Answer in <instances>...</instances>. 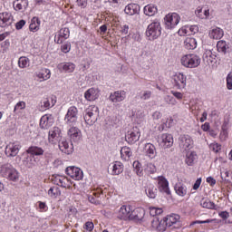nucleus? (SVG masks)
<instances>
[{
	"instance_id": "obj_1",
	"label": "nucleus",
	"mask_w": 232,
	"mask_h": 232,
	"mask_svg": "<svg viewBox=\"0 0 232 232\" xmlns=\"http://www.w3.org/2000/svg\"><path fill=\"white\" fill-rule=\"evenodd\" d=\"M0 175L10 182H17L19 180V171L8 163L0 166Z\"/></svg>"
},
{
	"instance_id": "obj_2",
	"label": "nucleus",
	"mask_w": 232,
	"mask_h": 232,
	"mask_svg": "<svg viewBox=\"0 0 232 232\" xmlns=\"http://www.w3.org/2000/svg\"><path fill=\"white\" fill-rule=\"evenodd\" d=\"M99 118V107L91 105L85 110L83 119L88 126H93Z\"/></svg>"
},
{
	"instance_id": "obj_3",
	"label": "nucleus",
	"mask_w": 232,
	"mask_h": 232,
	"mask_svg": "<svg viewBox=\"0 0 232 232\" xmlns=\"http://www.w3.org/2000/svg\"><path fill=\"white\" fill-rule=\"evenodd\" d=\"M181 64L185 68H197L200 66V57L197 54H185L181 57Z\"/></svg>"
},
{
	"instance_id": "obj_4",
	"label": "nucleus",
	"mask_w": 232,
	"mask_h": 232,
	"mask_svg": "<svg viewBox=\"0 0 232 232\" xmlns=\"http://www.w3.org/2000/svg\"><path fill=\"white\" fill-rule=\"evenodd\" d=\"M160 34H162V27H160V23L154 22L149 24L146 31V35L150 41H155V39L160 37Z\"/></svg>"
},
{
	"instance_id": "obj_5",
	"label": "nucleus",
	"mask_w": 232,
	"mask_h": 232,
	"mask_svg": "<svg viewBox=\"0 0 232 232\" xmlns=\"http://www.w3.org/2000/svg\"><path fill=\"white\" fill-rule=\"evenodd\" d=\"M180 23V15L176 13L165 16V26L168 30H173Z\"/></svg>"
},
{
	"instance_id": "obj_6",
	"label": "nucleus",
	"mask_w": 232,
	"mask_h": 232,
	"mask_svg": "<svg viewBox=\"0 0 232 232\" xmlns=\"http://www.w3.org/2000/svg\"><path fill=\"white\" fill-rule=\"evenodd\" d=\"M63 136L61 135V129L59 127H53L49 130L48 140L51 144H57L61 142Z\"/></svg>"
},
{
	"instance_id": "obj_7",
	"label": "nucleus",
	"mask_w": 232,
	"mask_h": 232,
	"mask_svg": "<svg viewBox=\"0 0 232 232\" xmlns=\"http://www.w3.org/2000/svg\"><path fill=\"white\" fill-rule=\"evenodd\" d=\"M140 139V131L139 128L135 127L132 130H129L125 135V140L129 144H135L137 140Z\"/></svg>"
},
{
	"instance_id": "obj_8",
	"label": "nucleus",
	"mask_w": 232,
	"mask_h": 232,
	"mask_svg": "<svg viewBox=\"0 0 232 232\" xmlns=\"http://www.w3.org/2000/svg\"><path fill=\"white\" fill-rule=\"evenodd\" d=\"M179 148L182 151H189L193 148V140L188 135L179 137Z\"/></svg>"
},
{
	"instance_id": "obj_9",
	"label": "nucleus",
	"mask_w": 232,
	"mask_h": 232,
	"mask_svg": "<svg viewBox=\"0 0 232 232\" xmlns=\"http://www.w3.org/2000/svg\"><path fill=\"white\" fill-rule=\"evenodd\" d=\"M19 150H21V145L15 142H10L9 144L6 145L5 153L6 157L9 158L17 157Z\"/></svg>"
},
{
	"instance_id": "obj_10",
	"label": "nucleus",
	"mask_w": 232,
	"mask_h": 232,
	"mask_svg": "<svg viewBox=\"0 0 232 232\" xmlns=\"http://www.w3.org/2000/svg\"><path fill=\"white\" fill-rule=\"evenodd\" d=\"M67 175L74 180H82V170L77 167H68L65 169Z\"/></svg>"
},
{
	"instance_id": "obj_11",
	"label": "nucleus",
	"mask_w": 232,
	"mask_h": 232,
	"mask_svg": "<svg viewBox=\"0 0 232 232\" xmlns=\"http://www.w3.org/2000/svg\"><path fill=\"white\" fill-rule=\"evenodd\" d=\"M14 23V17L12 14L8 12L0 14V26L1 28H6V26H10Z\"/></svg>"
},
{
	"instance_id": "obj_12",
	"label": "nucleus",
	"mask_w": 232,
	"mask_h": 232,
	"mask_svg": "<svg viewBox=\"0 0 232 232\" xmlns=\"http://www.w3.org/2000/svg\"><path fill=\"white\" fill-rule=\"evenodd\" d=\"M77 113L78 111L75 107H70L67 114L65 115V121L69 126H72V124H75L77 122Z\"/></svg>"
},
{
	"instance_id": "obj_13",
	"label": "nucleus",
	"mask_w": 232,
	"mask_h": 232,
	"mask_svg": "<svg viewBox=\"0 0 232 232\" xmlns=\"http://www.w3.org/2000/svg\"><path fill=\"white\" fill-rule=\"evenodd\" d=\"M161 148H171L173 146V136L171 134H162L159 139Z\"/></svg>"
},
{
	"instance_id": "obj_14",
	"label": "nucleus",
	"mask_w": 232,
	"mask_h": 232,
	"mask_svg": "<svg viewBox=\"0 0 232 232\" xmlns=\"http://www.w3.org/2000/svg\"><path fill=\"white\" fill-rule=\"evenodd\" d=\"M158 188L161 193H166V195H169L171 193L169 191V183L164 177H160L158 179Z\"/></svg>"
},
{
	"instance_id": "obj_15",
	"label": "nucleus",
	"mask_w": 232,
	"mask_h": 232,
	"mask_svg": "<svg viewBox=\"0 0 232 232\" xmlns=\"http://www.w3.org/2000/svg\"><path fill=\"white\" fill-rule=\"evenodd\" d=\"M118 218L121 220H131V208L130 206H122L119 210Z\"/></svg>"
},
{
	"instance_id": "obj_16",
	"label": "nucleus",
	"mask_w": 232,
	"mask_h": 232,
	"mask_svg": "<svg viewBox=\"0 0 232 232\" xmlns=\"http://www.w3.org/2000/svg\"><path fill=\"white\" fill-rule=\"evenodd\" d=\"M203 61L206 64L211 66V64H215L217 63V54H215L211 50H207L203 54Z\"/></svg>"
},
{
	"instance_id": "obj_17",
	"label": "nucleus",
	"mask_w": 232,
	"mask_h": 232,
	"mask_svg": "<svg viewBox=\"0 0 232 232\" xmlns=\"http://www.w3.org/2000/svg\"><path fill=\"white\" fill-rule=\"evenodd\" d=\"M111 102H122L124 99H126V92L124 91H118L111 93L109 97Z\"/></svg>"
},
{
	"instance_id": "obj_18",
	"label": "nucleus",
	"mask_w": 232,
	"mask_h": 232,
	"mask_svg": "<svg viewBox=\"0 0 232 232\" xmlns=\"http://www.w3.org/2000/svg\"><path fill=\"white\" fill-rule=\"evenodd\" d=\"M174 86L181 90L186 88V76L182 73H178L174 76Z\"/></svg>"
},
{
	"instance_id": "obj_19",
	"label": "nucleus",
	"mask_w": 232,
	"mask_h": 232,
	"mask_svg": "<svg viewBox=\"0 0 232 232\" xmlns=\"http://www.w3.org/2000/svg\"><path fill=\"white\" fill-rule=\"evenodd\" d=\"M84 98L86 101H97L99 99V89L91 88L87 90L84 93Z\"/></svg>"
},
{
	"instance_id": "obj_20",
	"label": "nucleus",
	"mask_w": 232,
	"mask_h": 232,
	"mask_svg": "<svg viewBox=\"0 0 232 232\" xmlns=\"http://www.w3.org/2000/svg\"><path fill=\"white\" fill-rule=\"evenodd\" d=\"M60 72H66L67 73H73L75 71V63H63L57 65Z\"/></svg>"
},
{
	"instance_id": "obj_21",
	"label": "nucleus",
	"mask_w": 232,
	"mask_h": 232,
	"mask_svg": "<svg viewBox=\"0 0 232 232\" xmlns=\"http://www.w3.org/2000/svg\"><path fill=\"white\" fill-rule=\"evenodd\" d=\"M144 215H146V211L144 208H137L130 214V220H135V222H140L142 218H144Z\"/></svg>"
},
{
	"instance_id": "obj_22",
	"label": "nucleus",
	"mask_w": 232,
	"mask_h": 232,
	"mask_svg": "<svg viewBox=\"0 0 232 232\" xmlns=\"http://www.w3.org/2000/svg\"><path fill=\"white\" fill-rule=\"evenodd\" d=\"M124 12L127 15H135L140 12V6L137 4H129L126 5Z\"/></svg>"
},
{
	"instance_id": "obj_23",
	"label": "nucleus",
	"mask_w": 232,
	"mask_h": 232,
	"mask_svg": "<svg viewBox=\"0 0 232 232\" xmlns=\"http://www.w3.org/2000/svg\"><path fill=\"white\" fill-rule=\"evenodd\" d=\"M59 142V149L63 153H66V155H70L73 151V147L68 143L66 140H62Z\"/></svg>"
},
{
	"instance_id": "obj_24",
	"label": "nucleus",
	"mask_w": 232,
	"mask_h": 232,
	"mask_svg": "<svg viewBox=\"0 0 232 232\" xmlns=\"http://www.w3.org/2000/svg\"><path fill=\"white\" fill-rule=\"evenodd\" d=\"M164 219L166 222V227H171V226H174V224H177V222L180 220V216L177 214H172V215L167 216L166 218H164Z\"/></svg>"
},
{
	"instance_id": "obj_25",
	"label": "nucleus",
	"mask_w": 232,
	"mask_h": 232,
	"mask_svg": "<svg viewBox=\"0 0 232 232\" xmlns=\"http://www.w3.org/2000/svg\"><path fill=\"white\" fill-rule=\"evenodd\" d=\"M210 39H215L216 41L218 39H222L224 37V31L220 27H215L209 32Z\"/></svg>"
},
{
	"instance_id": "obj_26",
	"label": "nucleus",
	"mask_w": 232,
	"mask_h": 232,
	"mask_svg": "<svg viewBox=\"0 0 232 232\" xmlns=\"http://www.w3.org/2000/svg\"><path fill=\"white\" fill-rule=\"evenodd\" d=\"M144 150L147 157H150V159H155V157H157V150L155 149V145L147 143Z\"/></svg>"
},
{
	"instance_id": "obj_27",
	"label": "nucleus",
	"mask_w": 232,
	"mask_h": 232,
	"mask_svg": "<svg viewBox=\"0 0 232 232\" xmlns=\"http://www.w3.org/2000/svg\"><path fill=\"white\" fill-rule=\"evenodd\" d=\"M68 135L72 140L77 142L81 139V130L77 127H72L68 130Z\"/></svg>"
},
{
	"instance_id": "obj_28",
	"label": "nucleus",
	"mask_w": 232,
	"mask_h": 232,
	"mask_svg": "<svg viewBox=\"0 0 232 232\" xmlns=\"http://www.w3.org/2000/svg\"><path fill=\"white\" fill-rule=\"evenodd\" d=\"M13 5L14 10H26L28 8V0H15Z\"/></svg>"
},
{
	"instance_id": "obj_29",
	"label": "nucleus",
	"mask_w": 232,
	"mask_h": 232,
	"mask_svg": "<svg viewBox=\"0 0 232 232\" xmlns=\"http://www.w3.org/2000/svg\"><path fill=\"white\" fill-rule=\"evenodd\" d=\"M174 189L179 197H185V195L188 193V190L186 188V186L182 183H177L174 187Z\"/></svg>"
},
{
	"instance_id": "obj_30",
	"label": "nucleus",
	"mask_w": 232,
	"mask_h": 232,
	"mask_svg": "<svg viewBox=\"0 0 232 232\" xmlns=\"http://www.w3.org/2000/svg\"><path fill=\"white\" fill-rule=\"evenodd\" d=\"M39 26H41V20L38 17H33L29 25L30 32H37Z\"/></svg>"
},
{
	"instance_id": "obj_31",
	"label": "nucleus",
	"mask_w": 232,
	"mask_h": 232,
	"mask_svg": "<svg viewBox=\"0 0 232 232\" xmlns=\"http://www.w3.org/2000/svg\"><path fill=\"white\" fill-rule=\"evenodd\" d=\"M218 52H220L221 53H227V50H229V45L226 41L221 40L218 41L217 44Z\"/></svg>"
},
{
	"instance_id": "obj_32",
	"label": "nucleus",
	"mask_w": 232,
	"mask_h": 232,
	"mask_svg": "<svg viewBox=\"0 0 232 232\" xmlns=\"http://www.w3.org/2000/svg\"><path fill=\"white\" fill-rule=\"evenodd\" d=\"M184 44L187 50H195L197 48V40L195 38H187Z\"/></svg>"
},
{
	"instance_id": "obj_33",
	"label": "nucleus",
	"mask_w": 232,
	"mask_h": 232,
	"mask_svg": "<svg viewBox=\"0 0 232 232\" xmlns=\"http://www.w3.org/2000/svg\"><path fill=\"white\" fill-rule=\"evenodd\" d=\"M27 153H29L30 155L40 156L43 155V153H44V150H43V148L41 147L33 146L27 150Z\"/></svg>"
},
{
	"instance_id": "obj_34",
	"label": "nucleus",
	"mask_w": 232,
	"mask_h": 232,
	"mask_svg": "<svg viewBox=\"0 0 232 232\" xmlns=\"http://www.w3.org/2000/svg\"><path fill=\"white\" fill-rule=\"evenodd\" d=\"M145 15L153 16L157 14V6L153 5H148L144 7Z\"/></svg>"
},
{
	"instance_id": "obj_35",
	"label": "nucleus",
	"mask_w": 232,
	"mask_h": 232,
	"mask_svg": "<svg viewBox=\"0 0 232 232\" xmlns=\"http://www.w3.org/2000/svg\"><path fill=\"white\" fill-rule=\"evenodd\" d=\"M50 75H51V72H50V70L48 69H45L42 72L36 73V77L40 79V82H43V81H48V79H50Z\"/></svg>"
},
{
	"instance_id": "obj_36",
	"label": "nucleus",
	"mask_w": 232,
	"mask_h": 232,
	"mask_svg": "<svg viewBox=\"0 0 232 232\" xmlns=\"http://www.w3.org/2000/svg\"><path fill=\"white\" fill-rule=\"evenodd\" d=\"M145 192L149 198H155V197H157V187L150 186L145 189Z\"/></svg>"
},
{
	"instance_id": "obj_37",
	"label": "nucleus",
	"mask_w": 232,
	"mask_h": 232,
	"mask_svg": "<svg viewBox=\"0 0 232 232\" xmlns=\"http://www.w3.org/2000/svg\"><path fill=\"white\" fill-rule=\"evenodd\" d=\"M122 163L115 161L112 165V175H121L122 173Z\"/></svg>"
},
{
	"instance_id": "obj_38",
	"label": "nucleus",
	"mask_w": 232,
	"mask_h": 232,
	"mask_svg": "<svg viewBox=\"0 0 232 232\" xmlns=\"http://www.w3.org/2000/svg\"><path fill=\"white\" fill-rule=\"evenodd\" d=\"M121 155L122 159L128 160V159L132 155L131 149H130V147H122L121 150Z\"/></svg>"
},
{
	"instance_id": "obj_39",
	"label": "nucleus",
	"mask_w": 232,
	"mask_h": 232,
	"mask_svg": "<svg viewBox=\"0 0 232 232\" xmlns=\"http://www.w3.org/2000/svg\"><path fill=\"white\" fill-rule=\"evenodd\" d=\"M30 63V59L22 56L18 60V66L19 68L24 69L28 67V64Z\"/></svg>"
},
{
	"instance_id": "obj_40",
	"label": "nucleus",
	"mask_w": 232,
	"mask_h": 232,
	"mask_svg": "<svg viewBox=\"0 0 232 232\" xmlns=\"http://www.w3.org/2000/svg\"><path fill=\"white\" fill-rule=\"evenodd\" d=\"M195 157H196L195 152L187 153L186 164H188V166H192L193 162H195Z\"/></svg>"
},
{
	"instance_id": "obj_41",
	"label": "nucleus",
	"mask_w": 232,
	"mask_h": 232,
	"mask_svg": "<svg viewBox=\"0 0 232 232\" xmlns=\"http://www.w3.org/2000/svg\"><path fill=\"white\" fill-rule=\"evenodd\" d=\"M202 208H205L207 209H213L215 208V203L208 200V199H202L200 202Z\"/></svg>"
},
{
	"instance_id": "obj_42",
	"label": "nucleus",
	"mask_w": 232,
	"mask_h": 232,
	"mask_svg": "<svg viewBox=\"0 0 232 232\" xmlns=\"http://www.w3.org/2000/svg\"><path fill=\"white\" fill-rule=\"evenodd\" d=\"M162 208H155V207H150V215L151 217H157V215H162Z\"/></svg>"
},
{
	"instance_id": "obj_43",
	"label": "nucleus",
	"mask_w": 232,
	"mask_h": 232,
	"mask_svg": "<svg viewBox=\"0 0 232 232\" xmlns=\"http://www.w3.org/2000/svg\"><path fill=\"white\" fill-rule=\"evenodd\" d=\"M50 121V116L49 115H44L41 120H40V126L41 128H48V122Z\"/></svg>"
},
{
	"instance_id": "obj_44",
	"label": "nucleus",
	"mask_w": 232,
	"mask_h": 232,
	"mask_svg": "<svg viewBox=\"0 0 232 232\" xmlns=\"http://www.w3.org/2000/svg\"><path fill=\"white\" fill-rule=\"evenodd\" d=\"M145 171L151 175L157 172V167L153 163H148L145 168Z\"/></svg>"
},
{
	"instance_id": "obj_45",
	"label": "nucleus",
	"mask_w": 232,
	"mask_h": 232,
	"mask_svg": "<svg viewBox=\"0 0 232 232\" xmlns=\"http://www.w3.org/2000/svg\"><path fill=\"white\" fill-rule=\"evenodd\" d=\"M60 37L64 39H68L70 37V29L68 28H62L59 32Z\"/></svg>"
},
{
	"instance_id": "obj_46",
	"label": "nucleus",
	"mask_w": 232,
	"mask_h": 232,
	"mask_svg": "<svg viewBox=\"0 0 232 232\" xmlns=\"http://www.w3.org/2000/svg\"><path fill=\"white\" fill-rule=\"evenodd\" d=\"M169 227L166 226V219L163 218V220L160 221V224L158 225L157 231L164 232L166 231V228Z\"/></svg>"
},
{
	"instance_id": "obj_47",
	"label": "nucleus",
	"mask_w": 232,
	"mask_h": 232,
	"mask_svg": "<svg viewBox=\"0 0 232 232\" xmlns=\"http://www.w3.org/2000/svg\"><path fill=\"white\" fill-rule=\"evenodd\" d=\"M24 108H26V102H19L16 103V105L14 106V112L15 113V111H19V110H24Z\"/></svg>"
},
{
	"instance_id": "obj_48",
	"label": "nucleus",
	"mask_w": 232,
	"mask_h": 232,
	"mask_svg": "<svg viewBox=\"0 0 232 232\" xmlns=\"http://www.w3.org/2000/svg\"><path fill=\"white\" fill-rule=\"evenodd\" d=\"M165 102H167V104H170L171 106H175V104H177V100H175L172 96L167 95L165 97Z\"/></svg>"
},
{
	"instance_id": "obj_49",
	"label": "nucleus",
	"mask_w": 232,
	"mask_h": 232,
	"mask_svg": "<svg viewBox=\"0 0 232 232\" xmlns=\"http://www.w3.org/2000/svg\"><path fill=\"white\" fill-rule=\"evenodd\" d=\"M48 195L53 197L54 198L59 195V188H51L48 190Z\"/></svg>"
},
{
	"instance_id": "obj_50",
	"label": "nucleus",
	"mask_w": 232,
	"mask_h": 232,
	"mask_svg": "<svg viewBox=\"0 0 232 232\" xmlns=\"http://www.w3.org/2000/svg\"><path fill=\"white\" fill-rule=\"evenodd\" d=\"M209 148L211 151H214V153H218V151H220L221 150L220 145H218V143H211L209 145Z\"/></svg>"
},
{
	"instance_id": "obj_51",
	"label": "nucleus",
	"mask_w": 232,
	"mask_h": 232,
	"mask_svg": "<svg viewBox=\"0 0 232 232\" xmlns=\"http://www.w3.org/2000/svg\"><path fill=\"white\" fill-rule=\"evenodd\" d=\"M150 97H151V91H145L140 95L141 101H148V99H150Z\"/></svg>"
},
{
	"instance_id": "obj_52",
	"label": "nucleus",
	"mask_w": 232,
	"mask_h": 232,
	"mask_svg": "<svg viewBox=\"0 0 232 232\" xmlns=\"http://www.w3.org/2000/svg\"><path fill=\"white\" fill-rule=\"evenodd\" d=\"M227 88L232 90V73L229 72L227 76Z\"/></svg>"
},
{
	"instance_id": "obj_53",
	"label": "nucleus",
	"mask_w": 232,
	"mask_h": 232,
	"mask_svg": "<svg viewBox=\"0 0 232 232\" xmlns=\"http://www.w3.org/2000/svg\"><path fill=\"white\" fill-rule=\"evenodd\" d=\"M41 106L45 110L50 108V100L48 98L44 99V101L41 102Z\"/></svg>"
},
{
	"instance_id": "obj_54",
	"label": "nucleus",
	"mask_w": 232,
	"mask_h": 232,
	"mask_svg": "<svg viewBox=\"0 0 232 232\" xmlns=\"http://www.w3.org/2000/svg\"><path fill=\"white\" fill-rule=\"evenodd\" d=\"M172 95L178 99V101H182V98L184 97V95L182 94V92H175V91H171Z\"/></svg>"
},
{
	"instance_id": "obj_55",
	"label": "nucleus",
	"mask_w": 232,
	"mask_h": 232,
	"mask_svg": "<svg viewBox=\"0 0 232 232\" xmlns=\"http://www.w3.org/2000/svg\"><path fill=\"white\" fill-rule=\"evenodd\" d=\"M71 49L72 45L70 44H65L62 46V52H63V53H68V52H70Z\"/></svg>"
},
{
	"instance_id": "obj_56",
	"label": "nucleus",
	"mask_w": 232,
	"mask_h": 232,
	"mask_svg": "<svg viewBox=\"0 0 232 232\" xmlns=\"http://www.w3.org/2000/svg\"><path fill=\"white\" fill-rule=\"evenodd\" d=\"M132 166L136 169L137 175H140V163L139 161H134Z\"/></svg>"
},
{
	"instance_id": "obj_57",
	"label": "nucleus",
	"mask_w": 232,
	"mask_h": 232,
	"mask_svg": "<svg viewBox=\"0 0 232 232\" xmlns=\"http://www.w3.org/2000/svg\"><path fill=\"white\" fill-rule=\"evenodd\" d=\"M179 35L180 36H184V35H188V27L184 26L181 27L179 31H178Z\"/></svg>"
},
{
	"instance_id": "obj_58",
	"label": "nucleus",
	"mask_w": 232,
	"mask_h": 232,
	"mask_svg": "<svg viewBox=\"0 0 232 232\" xmlns=\"http://www.w3.org/2000/svg\"><path fill=\"white\" fill-rule=\"evenodd\" d=\"M85 229L86 231H93V222L88 221L85 223Z\"/></svg>"
},
{
	"instance_id": "obj_59",
	"label": "nucleus",
	"mask_w": 232,
	"mask_h": 232,
	"mask_svg": "<svg viewBox=\"0 0 232 232\" xmlns=\"http://www.w3.org/2000/svg\"><path fill=\"white\" fill-rule=\"evenodd\" d=\"M195 14L197 15V17H198L199 19H204V16L202 15V7H198L195 11Z\"/></svg>"
},
{
	"instance_id": "obj_60",
	"label": "nucleus",
	"mask_w": 232,
	"mask_h": 232,
	"mask_svg": "<svg viewBox=\"0 0 232 232\" xmlns=\"http://www.w3.org/2000/svg\"><path fill=\"white\" fill-rule=\"evenodd\" d=\"M26 24V21L24 20H20L19 22L16 23L15 26H16V30H21L23 28V26H24Z\"/></svg>"
},
{
	"instance_id": "obj_61",
	"label": "nucleus",
	"mask_w": 232,
	"mask_h": 232,
	"mask_svg": "<svg viewBox=\"0 0 232 232\" xmlns=\"http://www.w3.org/2000/svg\"><path fill=\"white\" fill-rule=\"evenodd\" d=\"M76 3L78 6H81V8L86 7V5H88V0H76Z\"/></svg>"
},
{
	"instance_id": "obj_62",
	"label": "nucleus",
	"mask_w": 232,
	"mask_h": 232,
	"mask_svg": "<svg viewBox=\"0 0 232 232\" xmlns=\"http://www.w3.org/2000/svg\"><path fill=\"white\" fill-rule=\"evenodd\" d=\"M54 42L57 43V44H63V43L64 42V38L61 36V34H58L54 37Z\"/></svg>"
},
{
	"instance_id": "obj_63",
	"label": "nucleus",
	"mask_w": 232,
	"mask_h": 232,
	"mask_svg": "<svg viewBox=\"0 0 232 232\" xmlns=\"http://www.w3.org/2000/svg\"><path fill=\"white\" fill-rule=\"evenodd\" d=\"M160 221L159 219L155 218V219H153L152 222H151V227H152L154 229H156V231H157V229L159 228V224H160Z\"/></svg>"
},
{
	"instance_id": "obj_64",
	"label": "nucleus",
	"mask_w": 232,
	"mask_h": 232,
	"mask_svg": "<svg viewBox=\"0 0 232 232\" xmlns=\"http://www.w3.org/2000/svg\"><path fill=\"white\" fill-rule=\"evenodd\" d=\"M88 198H89V202H91V204H95L96 206H99V204H101V201H99L92 196H90Z\"/></svg>"
}]
</instances>
